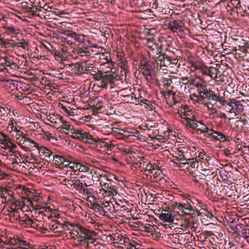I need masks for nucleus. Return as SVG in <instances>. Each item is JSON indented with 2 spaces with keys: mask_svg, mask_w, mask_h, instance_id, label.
<instances>
[{
  "mask_svg": "<svg viewBox=\"0 0 249 249\" xmlns=\"http://www.w3.org/2000/svg\"><path fill=\"white\" fill-rule=\"evenodd\" d=\"M170 209L174 213L181 216L190 215L192 217H197L201 213L196 207L191 205L188 200L182 202H175L170 206Z\"/></svg>",
  "mask_w": 249,
  "mask_h": 249,
  "instance_id": "1",
  "label": "nucleus"
},
{
  "mask_svg": "<svg viewBox=\"0 0 249 249\" xmlns=\"http://www.w3.org/2000/svg\"><path fill=\"white\" fill-rule=\"evenodd\" d=\"M75 231L77 233L76 236L78 238V241L82 245L85 244V242L90 237H94L96 235V232L93 231H90L85 227L80 226L73 223V226L71 230Z\"/></svg>",
  "mask_w": 249,
  "mask_h": 249,
  "instance_id": "2",
  "label": "nucleus"
},
{
  "mask_svg": "<svg viewBox=\"0 0 249 249\" xmlns=\"http://www.w3.org/2000/svg\"><path fill=\"white\" fill-rule=\"evenodd\" d=\"M58 121L59 122V127L71 131V137L72 138L82 141L86 133L84 130L75 128L72 125L63 120L62 117L59 116Z\"/></svg>",
  "mask_w": 249,
  "mask_h": 249,
  "instance_id": "3",
  "label": "nucleus"
},
{
  "mask_svg": "<svg viewBox=\"0 0 249 249\" xmlns=\"http://www.w3.org/2000/svg\"><path fill=\"white\" fill-rule=\"evenodd\" d=\"M73 179L71 180L67 179V181H72L73 183L71 186H73L76 190L78 191L80 193L83 194H86L87 195L90 194V191L87 188L88 186L85 181L81 180L76 177H73Z\"/></svg>",
  "mask_w": 249,
  "mask_h": 249,
  "instance_id": "4",
  "label": "nucleus"
},
{
  "mask_svg": "<svg viewBox=\"0 0 249 249\" xmlns=\"http://www.w3.org/2000/svg\"><path fill=\"white\" fill-rule=\"evenodd\" d=\"M82 141L89 144L96 143L97 146L100 148H106L107 149V146H108V142L104 140L99 139L98 137H93L92 135L88 132H86Z\"/></svg>",
  "mask_w": 249,
  "mask_h": 249,
  "instance_id": "5",
  "label": "nucleus"
},
{
  "mask_svg": "<svg viewBox=\"0 0 249 249\" xmlns=\"http://www.w3.org/2000/svg\"><path fill=\"white\" fill-rule=\"evenodd\" d=\"M65 217H59L58 218L53 220V222H55V224L57 225V229L58 232H62L66 231L68 230H71L69 228V226L72 228L73 226V223H71L66 220Z\"/></svg>",
  "mask_w": 249,
  "mask_h": 249,
  "instance_id": "6",
  "label": "nucleus"
},
{
  "mask_svg": "<svg viewBox=\"0 0 249 249\" xmlns=\"http://www.w3.org/2000/svg\"><path fill=\"white\" fill-rule=\"evenodd\" d=\"M118 78L114 75L113 73L106 72L104 73L103 80L101 82V87L103 88H107V84L110 83L111 85L114 84L115 81L118 80Z\"/></svg>",
  "mask_w": 249,
  "mask_h": 249,
  "instance_id": "7",
  "label": "nucleus"
},
{
  "mask_svg": "<svg viewBox=\"0 0 249 249\" xmlns=\"http://www.w3.org/2000/svg\"><path fill=\"white\" fill-rule=\"evenodd\" d=\"M171 57L172 56L168 53H160V55L156 57V61L158 64H160L161 66L167 67L171 64Z\"/></svg>",
  "mask_w": 249,
  "mask_h": 249,
  "instance_id": "8",
  "label": "nucleus"
},
{
  "mask_svg": "<svg viewBox=\"0 0 249 249\" xmlns=\"http://www.w3.org/2000/svg\"><path fill=\"white\" fill-rule=\"evenodd\" d=\"M0 81L3 86L11 90L17 89L18 86V81L11 79L1 77L0 78Z\"/></svg>",
  "mask_w": 249,
  "mask_h": 249,
  "instance_id": "9",
  "label": "nucleus"
},
{
  "mask_svg": "<svg viewBox=\"0 0 249 249\" xmlns=\"http://www.w3.org/2000/svg\"><path fill=\"white\" fill-rule=\"evenodd\" d=\"M199 97H200L202 101L204 100L212 101L213 100H215L217 96L215 95V93L214 91L207 89L200 93L199 94Z\"/></svg>",
  "mask_w": 249,
  "mask_h": 249,
  "instance_id": "10",
  "label": "nucleus"
},
{
  "mask_svg": "<svg viewBox=\"0 0 249 249\" xmlns=\"http://www.w3.org/2000/svg\"><path fill=\"white\" fill-rule=\"evenodd\" d=\"M232 221L231 222L233 226L231 227V230L234 232L235 234L237 235H240L241 234V230L243 227V225H242V223L239 221V219H237V221H236V218L234 219L231 217Z\"/></svg>",
  "mask_w": 249,
  "mask_h": 249,
  "instance_id": "11",
  "label": "nucleus"
},
{
  "mask_svg": "<svg viewBox=\"0 0 249 249\" xmlns=\"http://www.w3.org/2000/svg\"><path fill=\"white\" fill-rule=\"evenodd\" d=\"M177 215L176 213H174L171 210L170 213H161L159 218L160 220L167 222L172 223L174 222L175 216Z\"/></svg>",
  "mask_w": 249,
  "mask_h": 249,
  "instance_id": "12",
  "label": "nucleus"
},
{
  "mask_svg": "<svg viewBox=\"0 0 249 249\" xmlns=\"http://www.w3.org/2000/svg\"><path fill=\"white\" fill-rule=\"evenodd\" d=\"M139 67L142 71H147L146 74H148L149 76H152L153 75L154 71L153 64L151 62L147 61L143 64L141 63Z\"/></svg>",
  "mask_w": 249,
  "mask_h": 249,
  "instance_id": "13",
  "label": "nucleus"
},
{
  "mask_svg": "<svg viewBox=\"0 0 249 249\" xmlns=\"http://www.w3.org/2000/svg\"><path fill=\"white\" fill-rule=\"evenodd\" d=\"M182 24L183 23L181 20L175 19L169 22V28L172 31L177 32L178 30H180Z\"/></svg>",
  "mask_w": 249,
  "mask_h": 249,
  "instance_id": "14",
  "label": "nucleus"
},
{
  "mask_svg": "<svg viewBox=\"0 0 249 249\" xmlns=\"http://www.w3.org/2000/svg\"><path fill=\"white\" fill-rule=\"evenodd\" d=\"M89 60L78 63L77 75H81L87 72V67H89Z\"/></svg>",
  "mask_w": 249,
  "mask_h": 249,
  "instance_id": "15",
  "label": "nucleus"
},
{
  "mask_svg": "<svg viewBox=\"0 0 249 249\" xmlns=\"http://www.w3.org/2000/svg\"><path fill=\"white\" fill-rule=\"evenodd\" d=\"M100 59H104L106 60L104 62V64H107V67L111 68L114 66L115 63L111 60L110 55L107 53H104L100 54Z\"/></svg>",
  "mask_w": 249,
  "mask_h": 249,
  "instance_id": "16",
  "label": "nucleus"
},
{
  "mask_svg": "<svg viewBox=\"0 0 249 249\" xmlns=\"http://www.w3.org/2000/svg\"><path fill=\"white\" fill-rule=\"evenodd\" d=\"M209 136H211L214 140L219 141L220 142H225L228 139V137L225 135L214 130L212 133H209Z\"/></svg>",
  "mask_w": 249,
  "mask_h": 249,
  "instance_id": "17",
  "label": "nucleus"
},
{
  "mask_svg": "<svg viewBox=\"0 0 249 249\" xmlns=\"http://www.w3.org/2000/svg\"><path fill=\"white\" fill-rule=\"evenodd\" d=\"M188 112L189 111H186V112L183 114V117H185L187 126L193 129L197 128L198 126L197 122L195 120H192L191 118L187 117V115H189Z\"/></svg>",
  "mask_w": 249,
  "mask_h": 249,
  "instance_id": "18",
  "label": "nucleus"
},
{
  "mask_svg": "<svg viewBox=\"0 0 249 249\" xmlns=\"http://www.w3.org/2000/svg\"><path fill=\"white\" fill-rule=\"evenodd\" d=\"M243 110V107L242 104L239 101L235 100L229 112L230 113H240L242 112Z\"/></svg>",
  "mask_w": 249,
  "mask_h": 249,
  "instance_id": "19",
  "label": "nucleus"
},
{
  "mask_svg": "<svg viewBox=\"0 0 249 249\" xmlns=\"http://www.w3.org/2000/svg\"><path fill=\"white\" fill-rule=\"evenodd\" d=\"M118 65L122 69V72H124V77L126 78L127 73L129 72L127 62L125 58H121L119 60Z\"/></svg>",
  "mask_w": 249,
  "mask_h": 249,
  "instance_id": "20",
  "label": "nucleus"
},
{
  "mask_svg": "<svg viewBox=\"0 0 249 249\" xmlns=\"http://www.w3.org/2000/svg\"><path fill=\"white\" fill-rule=\"evenodd\" d=\"M20 143L25 144L28 146H32V144H34V147L38 148L39 147V144L36 142L35 141L31 140L30 138L27 137V135H23L22 137L20 140H19Z\"/></svg>",
  "mask_w": 249,
  "mask_h": 249,
  "instance_id": "21",
  "label": "nucleus"
},
{
  "mask_svg": "<svg viewBox=\"0 0 249 249\" xmlns=\"http://www.w3.org/2000/svg\"><path fill=\"white\" fill-rule=\"evenodd\" d=\"M234 123V127L236 130H241L244 128V126L248 123L246 119H242L241 118H236Z\"/></svg>",
  "mask_w": 249,
  "mask_h": 249,
  "instance_id": "22",
  "label": "nucleus"
},
{
  "mask_svg": "<svg viewBox=\"0 0 249 249\" xmlns=\"http://www.w3.org/2000/svg\"><path fill=\"white\" fill-rule=\"evenodd\" d=\"M19 223L21 225L25 227H28L30 226L33 228L35 227V224L33 220L31 219L29 217H26L25 219H20Z\"/></svg>",
  "mask_w": 249,
  "mask_h": 249,
  "instance_id": "23",
  "label": "nucleus"
},
{
  "mask_svg": "<svg viewBox=\"0 0 249 249\" xmlns=\"http://www.w3.org/2000/svg\"><path fill=\"white\" fill-rule=\"evenodd\" d=\"M184 153L185 152L183 150H178L175 152V155L174 156V157L178 161H181L187 160V158L184 155Z\"/></svg>",
  "mask_w": 249,
  "mask_h": 249,
  "instance_id": "24",
  "label": "nucleus"
},
{
  "mask_svg": "<svg viewBox=\"0 0 249 249\" xmlns=\"http://www.w3.org/2000/svg\"><path fill=\"white\" fill-rule=\"evenodd\" d=\"M87 242H85V244H87V248H91L92 246L96 247V246H101V244H99L96 240L93 238V237H90Z\"/></svg>",
  "mask_w": 249,
  "mask_h": 249,
  "instance_id": "25",
  "label": "nucleus"
},
{
  "mask_svg": "<svg viewBox=\"0 0 249 249\" xmlns=\"http://www.w3.org/2000/svg\"><path fill=\"white\" fill-rule=\"evenodd\" d=\"M37 149H38L40 153L42 154L46 157L50 158L53 155V152L45 147L39 146Z\"/></svg>",
  "mask_w": 249,
  "mask_h": 249,
  "instance_id": "26",
  "label": "nucleus"
},
{
  "mask_svg": "<svg viewBox=\"0 0 249 249\" xmlns=\"http://www.w3.org/2000/svg\"><path fill=\"white\" fill-rule=\"evenodd\" d=\"M195 87L198 94L207 89V86L205 83H196L195 84Z\"/></svg>",
  "mask_w": 249,
  "mask_h": 249,
  "instance_id": "27",
  "label": "nucleus"
},
{
  "mask_svg": "<svg viewBox=\"0 0 249 249\" xmlns=\"http://www.w3.org/2000/svg\"><path fill=\"white\" fill-rule=\"evenodd\" d=\"M63 161H64V157L58 155H54L53 156V161L55 164L61 165Z\"/></svg>",
  "mask_w": 249,
  "mask_h": 249,
  "instance_id": "28",
  "label": "nucleus"
},
{
  "mask_svg": "<svg viewBox=\"0 0 249 249\" xmlns=\"http://www.w3.org/2000/svg\"><path fill=\"white\" fill-rule=\"evenodd\" d=\"M77 53L81 56H89L90 55V52L88 51L87 48H79L77 50Z\"/></svg>",
  "mask_w": 249,
  "mask_h": 249,
  "instance_id": "29",
  "label": "nucleus"
},
{
  "mask_svg": "<svg viewBox=\"0 0 249 249\" xmlns=\"http://www.w3.org/2000/svg\"><path fill=\"white\" fill-rule=\"evenodd\" d=\"M204 65V64L199 62H192V67L194 68L195 71H198V72L199 73Z\"/></svg>",
  "mask_w": 249,
  "mask_h": 249,
  "instance_id": "30",
  "label": "nucleus"
},
{
  "mask_svg": "<svg viewBox=\"0 0 249 249\" xmlns=\"http://www.w3.org/2000/svg\"><path fill=\"white\" fill-rule=\"evenodd\" d=\"M89 67H87V72H90L91 75H95L96 74V67L90 64L89 61Z\"/></svg>",
  "mask_w": 249,
  "mask_h": 249,
  "instance_id": "31",
  "label": "nucleus"
},
{
  "mask_svg": "<svg viewBox=\"0 0 249 249\" xmlns=\"http://www.w3.org/2000/svg\"><path fill=\"white\" fill-rule=\"evenodd\" d=\"M6 32L8 34L12 33L13 34L17 35L19 33V29H16L13 26H10L7 28L6 29Z\"/></svg>",
  "mask_w": 249,
  "mask_h": 249,
  "instance_id": "32",
  "label": "nucleus"
},
{
  "mask_svg": "<svg viewBox=\"0 0 249 249\" xmlns=\"http://www.w3.org/2000/svg\"><path fill=\"white\" fill-rule=\"evenodd\" d=\"M161 82L164 86L169 87L172 83V79L171 78H162Z\"/></svg>",
  "mask_w": 249,
  "mask_h": 249,
  "instance_id": "33",
  "label": "nucleus"
},
{
  "mask_svg": "<svg viewBox=\"0 0 249 249\" xmlns=\"http://www.w3.org/2000/svg\"><path fill=\"white\" fill-rule=\"evenodd\" d=\"M19 239L20 238L18 237L11 238L9 241V244L11 245L18 246L19 243Z\"/></svg>",
  "mask_w": 249,
  "mask_h": 249,
  "instance_id": "34",
  "label": "nucleus"
},
{
  "mask_svg": "<svg viewBox=\"0 0 249 249\" xmlns=\"http://www.w3.org/2000/svg\"><path fill=\"white\" fill-rule=\"evenodd\" d=\"M210 67H208L205 65L200 73L204 75L210 76Z\"/></svg>",
  "mask_w": 249,
  "mask_h": 249,
  "instance_id": "35",
  "label": "nucleus"
},
{
  "mask_svg": "<svg viewBox=\"0 0 249 249\" xmlns=\"http://www.w3.org/2000/svg\"><path fill=\"white\" fill-rule=\"evenodd\" d=\"M210 77L213 79L216 78V68L210 67Z\"/></svg>",
  "mask_w": 249,
  "mask_h": 249,
  "instance_id": "36",
  "label": "nucleus"
},
{
  "mask_svg": "<svg viewBox=\"0 0 249 249\" xmlns=\"http://www.w3.org/2000/svg\"><path fill=\"white\" fill-rule=\"evenodd\" d=\"M215 95L216 96H217L216 99L213 100L212 101H214L215 102H218L222 106H224L225 105H226V104L225 103V102L226 100L224 99L223 98H222V97H220L219 94H218V93H215Z\"/></svg>",
  "mask_w": 249,
  "mask_h": 249,
  "instance_id": "37",
  "label": "nucleus"
},
{
  "mask_svg": "<svg viewBox=\"0 0 249 249\" xmlns=\"http://www.w3.org/2000/svg\"><path fill=\"white\" fill-rule=\"evenodd\" d=\"M205 128L204 129H202L201 128H197V131H200L201 133H207L209 135V133H212L213 132L214 130L213 129H209L208 127H206V125H204Z\"/></svg>",
  "mask_w": 249,
  "mask_h": 249,
  "instance_id": "38",
  "label": "nucleus"
},
{
  "mask_svg": "<svg viewBox=\"0 0 249 249\" xmlns=\"http://www.w3.org/2000/svg\"><path fill=\"white\" fill-rule=\"evenodd\" d=\"M104 73H103L101 71H100L99 73H97L96 71V74L95 75H92L94 76V79L96 81H102Z\"/></svg>",
  "mask_w": 249,
  "mask_h": 249,
  "instance_id": "39",
  "label": "nucleus"
},
{
  "mask_svg": "<svg viewBox=\"0 0 249 249\" xmlns=\"http://www.w3.org/2000/svg\"><path fill=\"white\" fill-rule=\"evenodd\" d=\"M191 160H193V159H187V160L180 161V163H178L177 162H176L175 161H174V163L176 164V166L179 167H183V166H182V164H183V165L189 164L190 162H189V161H190Z\"/></svg>",
  "mask_w": 249,
  "mask_h": 249,
  "instance_id": "40",
  "label": "nucleus"
},
{
  "mask_svg": "<svg viewBox=\"0 0 249 249\" xmlns=\"http://www.w3.org/2000/svg\"><path fill=\"white\" fill-rule=\"evenodd\" d=\"M78 166H79V167H78V170L79 172H89V169L86 165L82 164L79 163V164Z\"/></svg>",
  "mask_w": 249,
  "mask_h": 249,
  "instance_id": "41",
  "label": "nucleus"
},
{
  "mask_svg": "<svg viewBox=\"0 0 249 249\" xmlns=\"http://www.w3.org/2000/svg\"><path fill=\"white\" fill-rule=\"evenodd\" d=\"M4 43H3V45L5 47H12V48H15L16 47V45L15 43L11 42L10 41L6 40V41H3Z\"/></svg>",
  "mask_w": 249,
  "mask_h": 249,
  "instance_id": "42",
  "label": "nucleus"
},
{
  "mask_svg": "<svg viewBox=\"0 0 249 249\" xmlns=\"http://www.w3.org/2000/svg\"><path fill=\"white\" fill-rule=\"evenodd\" d=\"M92 107L94 111L98 112L99 111H100L102 109L103 106L101 103H97L96 105L94 104L92 106Z\"/></svg>",
  "mask_w": 249,
  "mask_h": 249,
  "instance_id": "43",
  "label": "nucleus"
},
{
  "mask_svg": "<svg viewBox=\"0 0 249 249\" xmlns=\"http://www.w3.org/2000/svg\"><path fill=\"white\" fill-rule=\"evenodd\" d=\"M103 186L106 189H107L109 191H111L112 192L113 195L114 194V193H115L116 194L117 193L116 190H115L113 187L110 186L109 184L108 183H104V184L103 185Z\"/></svg>",
  "mask_w": 249,
  "mask_h": 249,
  "instance_id": "44",
  "label": "nucleus"
},
{
  "mask_svg": "<svg viewBox=\"0 0 249 249\" xmlns=\"http://www.w3.org/2000/svg\"><path fill=\"white\" fill-rule=\"evenodd\" d=\"M241 233L244 236H247L249 235V228L244 226L241 230Z\"/></svg>",
  "mask_w": 249,
  "mask_h": 249,
  "instance_id": "45",
  "label": "nucleus"
},
{
  "mask_svg": "<svg viewBox=\"0 0 249 249\" xmlns=\"http://www.w3.org/2000/svg\"><path fill=\"white\" fill-rule=\"evenodd\" d=\"M79 164V163L78 162H75L72 161H71L70 165L69 166V167L71 169H72L73 170L75 171H77L78 170V167Z\"/></svg>",
  "mask_w": 249,
  "mask_h": 249,
  "instance_id": "46",
  "label": "nucleus"
},
{
  "mask_svg": "<svg viewBox=\"0 0 249 249\" xmlns=\"http://www.w3.org/2000/svg\"><path fill=\"white\" fill-rule=\"evenodd\" d=\"M58 118H56V120L55 119H53L52 117L50 118V121L51 123L53 124V126L54 127H59V122L58 121Z\"/></svg>",
  "mask_w": 249,
  "mask_h": 249,
  "instance_id": "47",
  "label": "nucleus"
},
{
  "mask_svg": "<svg viewBox=\"0 0 249 249\" xmlns=\"http://www.w3.org/2000/svg\"><path fill=\"white\" fill-rule=\"evenodd\" d=\"M16 47H17L18 48L21 47L22 48L25 49L26 46H28V43L27 42L24 41L23 42H18L16 43Z\"/></svg>",
  "mask_w": 249,
  "mask_h": 249,
  "instance_id": "48",
  "label": "nucleus"
},
{
  "mask_svg": "<svg viewBox=\"0 0 249 249\" xmlns=\"http://www.w3.org/2000/svg\"><path fill=\"white\" fill-rule=\"evenodd\" d=\"M49 227L50 229L53 231L54 232H58V231H57V226L55 224V222H53V221L52 223H50L49 224Z\"/></svg>",
  "mask_w": 249,
  "mask_h": 249,
  "instance_id": "49",
  "label": "nucleus"
},
{
  "mask_svg": "<svg viewBox=\"0 0 249 249\" xmlns=\"http://www.w3.org/2000/svg\"><path fill=\"white\" fill-rule=\"evenodd\" d=\"M70 66L71 67V71L77 75V72L78 71V68H77L78 67V63L75 64L72 63L70 65Z\"/></svg>",
  "mask_w": 249,
  "mask_h": 249,
  "instance_id": "50",
  "label": "nucleus"
},
{
  "mask_svg": "<svg viewBox=\"0 0 249 249\" xmlns=\"http://www.w3.org/2000/svg\"><path fill=\"white\" fill-rule=\"evenodd\" d=\"M241 222L242 223V225L243 226H246L248 228H249V217H246L244 219H241Z\"/></svg>",
  "mask_w": 249,
  "mask_h": 249,
  "instance_id": "51",
  "label": "nucleus"
},
{
  "mask_svg": "<svg viewBox=\"0 0 249 249\" xmlns=\"http://www.w3.org/2000/svg\"><path fill=\"white\" fill-rule=\"evenodd\" d=\"M235 99H229L225 100V103L226 105L229 106L231 108V107L235 101Z\"/></svg>",
  "mask_w": 249,
  "mask_h": 249,
  "instance_id": "52",
  "label": "nucleus"
},
{
  "mask_svg": "<svg viewBox=\"0 0 249 249\" xmlns=\"http://www.w3.org/2000/svg\"><path fill=\"white\" fill-rule=\"evenodd\" d=\"M239 49L236 48V51H240L242 53H246L248 52L247 48H246L245 45L243 46H238Z\"/></svg>",
  "mask_w": 249,
  "mask_h": 249,
  "instance_id": "53",
  "label": "nucleus"
},
{
  "mask_svg": "<svg viewBox=\"0 0 249 249\" xmlns=\"http://www.w3.org/2000/svg\"><path fill=\"white\" fill-rule=\"evenodd\" d=\"M71 161V160L70 159L64 157V161H63L61 165L65 167H67L68 166H69Z\"/></svg>",
  "mask_w": 249,
  "mask_h": 249,
  "instance_id": "54",
  "label": "nucleus"
},
{
  "mask_svg": "<svg viewBox=\"0 0 249 249\" xmlns=\"http://www.w3.org/2000/svg\"><path fill=\"white\" fill-rule=\"evenodd\" d=\"M211 160V157L206 154L204 157H202V160L203 161H201V162H204L206 165V162H208Z\"/></svg>",
  "mask_w": 249,
  "mask_h": 249,
  "instance_id": "55",
  "label": "nucleus"
},
{
  "mask_svg": "<svg viewBox=\"0 0 249 249\" xmlns=\"http://www.w3.org/2000/svg\"><path fill=\"white\" fill-rule=\"evenodd\" d=\"M144 231H145L151 233H153L154 232L155 229L153 227H148V226H144Z\"/></svg>",
  "mask_w": 249,
  "mask_h": 249,
  "instance_id": "56",
  "label": "nucleus"
},
{
  "mask_svg": "<svg viewBox=\"0 0 249 249\" xmlns=\"http://www.w3.org/2000/svg\"><path fill=\"white\" fill-rule=\"evenodd\" d=\"M4 62L3 64V66L5 67H9L11 64V61L10 58L7 57H5L4 59Z\"/></svg>",
  "mask_w": 249,
  "mask_h": 249,
  "instance_id": "57",
  "label": "nucleus"
},
{
  "mask_svg": "<svg viewBox=\"0 0 249 249\" xmlns=\"http://www.w3.org/2000/svg\"><path fill=\"white\" fill-rule=\"evenodd\" d=\"M193 160H191L190 161H189L190 162V166L193 168H195V167H197L198 165V161H192Z\"/></svg>",
  "mask_w": 249,
  "mask_h": 249,
  "instance_id": "58",
  "label": "nucleus"
},
{
  "mask_svg": "<svg viewBox=\"0 0 249 249\" xmlns=\"http://www.w3.org/2000/svg\"><path fill=\"white\" fill-rule=\"evenodd\" d=\"M95 209L98 210L99 211H101V213L103 212L104 213H106V211H105L104 209L102 206H100L99 204H97L95 206Z\"/></svg>",
  "mask_w": 249,
  "mask_h": 249,
  "instance_id": "59",
  "label": "nucleus"
},
{
  "mask_svg": "<svg viewBox=\"0 0 249 249\" xmlns=\"http://www.w3.org/2000/svg\"><path fill=\"white\" fill-rule=\"evenodd\" d=\"M142 96H139V97H136L135 96H133L131 97V99L132 100H135V101L137 103H138L139 104H140V102L141 99H142Z\"/></svg>",
  "mask_w": 249,
  "mask_h": 249,
  "instance_id": "60",
  "label": "nucleus"
},
{
  "mask_svg": "<svg viewBox=\"0 0 249 249\" xmlns=\"http://www.w3.org/2000/svg\"><path fill=\"white\" fill-rule=\"evenodd\" d=\"M64 34L68 36H71L72 37H73L74 36H76V34L75 33L71 32L69 31H65Z\"/></svg>",
  "mask_w": 249,
  "mask_h": 249,
  "instance_id": "61",
  "label": "nucleus"
},
{
  "mask_svg": "<svg viewBox=\"0 0 249 249\" xmlns=\"http://www.w3.org/2000/svg\"><path fill=\"white\" fill-rule=\"evenodd\" d=\"M3 135V138L5 140V143H10L12 142L11 141V139L7 136L6 135V134H4V135Z\"/></svg>",
  "mask_w": 249,
  "mask_h": 249,
  "instance_id": "62",
  "label": "nucleus"
},
{
  "mask_svg": "<svg viewBox=\"0 0 249 249\" xmlns=\"http://www.w3.org/2000/svg\"><path fill=\"white\" fill-rule=\"evenodd\" d=\"M186 200H188L189 202H190V203L192 202V203H195V201H197V200L196 199L195 197H194L193 196H189L188 198Z\"/></svg>",
  "mask_w": 249,
  "mask_h": 249,
  "instance_id": "63",
  "label": "nucleus"
},
{
  "mask_svg": "<svg viewBox=\"0 0 249 249\" xmlns=\"http://www.w3.org/2000/svg\"><path fill=\"white\" fill-rule=\"evenodd\" d=\"M205 154H206V153H205V152L204 151V150H202L201 151H200L199 152L198 155L197 156H198L199 160H202V157H204V156L205 155Z\"/></svg>",
  "mask_w": 249,
  "mask_h": 249,
  "instance_id": "64",
  "label": "nucleus"
}]
</instances>
